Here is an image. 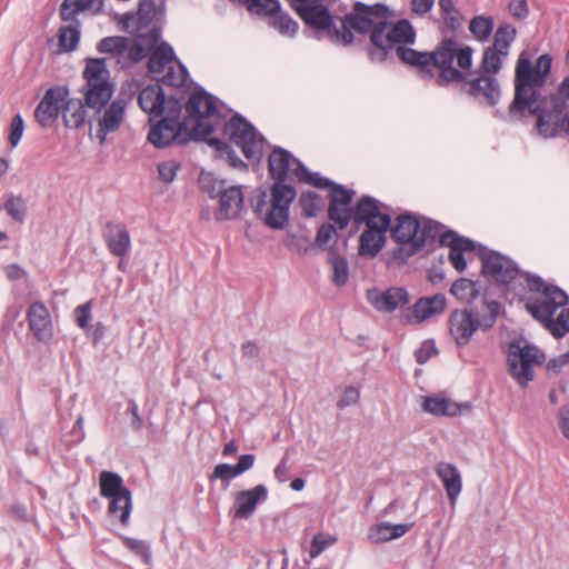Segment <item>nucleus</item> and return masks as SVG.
<instances>
[{
  "label": "nucleus",
  "mask_w": 569,
  "mask_h": 569,
  "mask_svg": "<svg viewBox=\"0 0 569 569\" xmlns=\"http://www.w3.org/2000/svg\"><path fill=\"white\" fill-rule=\"evenodd\" d=\"M390 227L369 224L359 237L358 252L362 257H376L385 247Z\"/></svg>",
  "instance_id": "393cba45"
},
{
  "label": "nucleus",
  "mask_w": 569,
  "mask_h": 569,
  "mask_svg": "<svg viewBox=\"0 0 569 569\" xmlns=\"http://www.w3.org/2000/svg\"><path fill=\"white\" fill-rule=\"evenodd\" d=\"M551 68L550 54H541L532 64L528 53L522 51L516 62L515 94L508 108L510 117L522 118L526 111L533 116L535 130L545 139L555 138L561 131L569 134V111L565 112L569 101V76L558 84L555 92L541 93Z\"/></svg>",
  "instance_id": "f257e3e1"
},
{
  "label": "nucleus",
  "mask_w": 569,
  "mask_h": 569,
  "mask_svg": "<svg viewBox=\"0 0 569 569\" xmlns=\"http://www.w3.org/2000/svg\"><path fill=\"white\" fill-rule=\"evenodd\" d=\"M129 48V38L122 36H112L102 38L97 46L100 53H109L114 57H120L127 52Z\"/></svg>",
  "instance_id": "c03bdc74"
},
{
  "label": "nucleus",
  "mask_w": 569,
  "mask_h": 569,
  "mask_svg": "<svg viewBox=\"0 0 569 569\" xmlns=\"http://www.w3.org/2000/svg\"><path fill=\"white\" fill-rule=\"evenodd\" d=\"M508 54V52L496 47H487L483 50L479 71H481V73L496 76L501 70L503 59L507 58Z\"/></svg>",
  "instance_id": "58836bf2"
},
{
  "label": "nucleus",
  "mask_w": 569,
  "mask_h": 569,
  "mask_svg": "<svg viewBox=\"0 0 569 569\" xmlns=\"http://www.w3.org/2000/svg\"><path fill=\"white\" fill-rule=\"evenodd\" d=\"M164 16L161 7L154 0H141L137 12H126L121 16V30L129 31L130 28L141 31L153 22H159Z\"/></svg>",
  "instance_id": "a211bd4d"
},
{
  "label": "nucleus",
  "mask_w": 569,
  "mask_h": 569,
  "mask_svg": "<svg viewBox=\"0 0 569 569\" xmlns=\"http://www.w3.org/2000/svg\"><path fill=\"white\" fill-rule=\"evenodd\" d=\"M355 193L352 189H347L345 186L336 182L330 188L328 217L341 230L346 229L350 222V211L352 209L350 204Z\"/></svg>",
  "instance_id": "f3484780"
},
{
  "label": "nucleus",
  "mask_w": 569,
  "mask_h": 569,
  "mask_svg": "<svg viewBox=\"0 0 569 569\" xmlns=\"http://www.w3.org/2000/svg\"><path fill=\"white\" fill-rule=\"evenodd\" d=\"M219 198V210L216 212L217 220H229L237 218L243 208V193L240 186L224 188Z\"/></svg>",
  "instance_id": "b1692460"
},
{
  "label": "nucleus",
  "mask_w": 569,
  "mask_h": 569,
  "mask_svg": "<svg viewBox=\"0 0 569 569\" xmlns=\"http://www.w3.org/2000/svg\"><path fill=\"white\" fill-rule=\"evenodd\" d=\"M24 121L20 113H17L10 124L9 142L12 148H16L23 134Z\"/></svg>",
  "instance_id": "e2e57ef3"
},
{
  "label": "nucleus",
  "mask_w": 569,
  "mask_h": 569,
  "mask_svg": "<svg viewBox=\"0 0 569 569\" xmlns=\"http://www.w3.org/2000/svg\"><path fill=\"white\" fill-rule=\"evenodd\" d=\"M438 350L433 340H426L421 343V346L415 351L416 361L419 365L426 363L433 355H437Z\"/></svg>",
  "instance_id": "0e129e2a"
},
{
  "label": "nucleus",
  "mask_w": 569,
  "mask_h": 569,
  "mask_svg": "<svg viewBox=\"0 0 569 569\" xmlns=\"http://www.w3.org/2000/svg\"><path fill=\"white\" fill-rule=\"evenodd\" d=\"M436 473L443 483L451 505H455L462 489L461 475L458 468L449 462H439L436 467Z\"/></svg>",
  "instance_id": "c756f323"
},
{
  "label": "nucleus",
  "mask_w": 569,
  "mask_h": 569,
  "mask_svg": "<svg viewBox=\"0 0 569 569\" xmlns=\"http://www.w3.org/2000/svg\"><path fill=\"white\" fill-rule=\"evenodd\" d=\"M74 24L62 26L59 29V48L63 52H72L77 49L80 41V22L72 20Z\"/></svg>",
  "instance_id": "37998d69"
},
{
  "label": "nucleus",
  "mask_w": 569,
  "mask_h": 569,
  "mask_svg": "<svg viewBox=\"0 0 569 569\" xmlns=\"http://www.w3.org/2000/svg\"><path fill=\"white\" fill-rule=\"evenodd\" d=\"M495 20L492 17L476 16L470 20L469 30L480 42L487 41L493 30Z\"/></svg>",
  "instance_id": "de8ad7c7"
},
{
  "label": "nucleus",
  "mask_w": 569,
  "mask_h": 569,
  "mask_svg": "<svg viewBox=\"0 0 569 569\" xmlns=\"http://www.w3.org/2000/svg\"><path fill=\"white\" fill-rule=\"evenodd\" d=\"M421 229L420 217L411 212L397 216L393 223L390 221V238L397 243L392 250V258L399 263H406L417 254L418 232Z\"/></svg>",
  "instance_id": "9d476101"
},
{
  "label": "nucleus",
  "mask_w": 569,
  "mask_h": 569,
  "mask_svg": "<svg viewBox=\"0 0 569 569\" xmlns=\"http://www.w3.org/2000/svg\"><path fill=\"white\" fill-rule=\"evenodd\" d=\"M176 63L177 69L172 64H170L164 71V73L160 74V77L158 76V78L156 79L160 80L166 86L176 88L182 87L187 81L189 72L186 66L182 64V62L178 59L176 60Z\"/></svg>",
  "instance_id": "a18cd8bd"
},
{
  "label": "nucleus",
  "mask_w": 569,
  "mask_h": 569,
  "mask_svg": "<svg viewBox=\"0 0 569 569\" xmlns=\"http://www.w3.org/2000/svg\"><path fill=\"white\" fill-rule=\"evenodd\" d=\"M206 142L209 146L216 148L217 151L226 153L231 167L239 169L248 168L247 163L236 154L234 150H232V148L227 142L213 137L207 139Z\"/></svg>",
  "instance_id": "5fc2aeb1"
},
{
  "label": "nucleus",
  "mask_w": 569,
  "mask_h": 569,
  "mask_svg": "<svg viewBox=\"0 0 569 569\" xmlns=\"http://www.w3.org/2000/svg\"><path fill=\"white\" fill-rule=\"evenodd\" d=\"M480 290L481 284L479 281L467 278L456 280L450 288L452 296L468 303H471L480 295Z\"/></svg>",
  "instance_id": "a19ab883"
},
{
  "label": "nucleus",
  "mask_w": 569,
  "mask_h": 569,
  "mask_svg": "<svg viewBox=\"0 0 569 569\" xmlns=\"http://www.w3.org/2000/svg\"><path fill=\"white\" fill-rule=\"evenodd\" d=\"M217 99L202 88L196 90L186 103L188 128L193 133V141H207L216 130V121L221 120L217 108Z\"/></svg>",
  "instance_id": "6e6552de"
},
{
  "label": "nucleus",
  "mask_w": 569,
  "mask_h": 569,
  "mask_svg": "<svg viewBox=\"0 0 569 569\" xmlns=\"http://www.w3.org/2000/svg\"><path fill=\"white\" fill-rule=\"evenodd\" d=\"M327 262L333 270L332 282L337 287H342L348 282L349 279V264L345 256L339 252L337 246H331L329 249V256H327Z\"/></svg>",
  "instance_id": "f704fd0d"
},
{
  "label": "nucleus",
  "mask_w": 569,
  "mask_h": 569,
  "mask_svg": "<svg viewBox=\"0 0 569 569\" xmlns=\"http://www.w3.org/2000/svg\"><path fill=\"white\" fill-rule=\"evenodd\" d=\"M367 298L377 311L385 313H391L410 302L408 291L400 287H391L385 291L378 289L368 290Z\"/></svg>",
  "instance_id": "6ab92c4d"
},
{
  "label": "nucleus",
  "mask_w": 569,
  "mask_h": 569,
  "mask_svg": "<svg viewBox=\"0 0 569 569\" xmlns=\"http://www.w3.org/2000/svg\"><path fill=\"white\" fill-rule=\"evenodd\" d=\"M199 186L211 199L217 198L224 189V182L218 181L210 172H202L199 176Z\"/></svg>",
  "instance_id": "6e6d98bb"
},
{
  "label": "nucleus",
  "mask_w": 569,
  "mask_h": 569,
  "mask_svg": "<svg viewBox=\"0 0 569 569\" xmlns=\"http://www.w3.org/2000/svg\"><path fill=\"white\" fill-rule=\"evenodd\" d=\"M421 229L418 232V243L415 244L417 248V254L423 250L425 247L431 246L437 239H441L445 226L436 220L427 217L420 218Z\"/></svg>",
  "instance_id": "473e14b6"
},
{
  "label": "nucleus",
  "mask_w": 569,
  "mask_h": 569,
  "mask_svg": "<svg viewBox=\"0 0 569 569\" xmlns=\"http://www.w3.org/2000/svg\"><path fill=\"white\" fill-rule=\"evenodd\" d=\"M122 542L129 550L134 552L137 556L141 557L144 563H151L152 553L150 550V546L147 541L130 537H122Z\"/></svg>",
  "instance_id": "4d7b16f0"
},
{
  "label": "nucleus",
  "mask_w": 569,
  "mask_h": 569,
  "mask_svg": "<svg viewBox=\"0 0 569 569\" xmlns=\"http://www.w3.org/2000/svg\"><path fill=\"white\" fill-rule=\"evenodd\" d=\"M487 313L481 315L477 309H455L450 312L448 325L449 333L458 347L470 343L478 330L487 331L493 327L500 311V303L496 300H486Z\"/></svg>",
  "instance_id": "423d86ee"
},
{
  "label": "nucleus",
  "mask_w": 569,
  "mask_h": 569,
  "mask_svg": "<svg viewBox=\"0 0 569 569\" xmlns=\"http://www.w3.org/2000/svg\"><path fill=\"white\" fill-rule=\"evenodd\" d=\"M438 4L443 19L439 31L443 36L442 39L449 38V32L456 34L462 29L465 18L460 10L456 8L453 0H439ZM450 38L457 41L453 36H450Z\"/></svg>",
  "instance_id": "c85d7f7f"
},
{
  "label": "nucleus",
  "mask_w": 569,
  "mask_h": 569,
  "mask_svg": "<svg viewBox=\"0 0 569 569\" xmlns=\"http://www.w3.org/2000/svg\"><path fill=\"white\" fill-rule=\"evenodd\" d=\"M391 11L383 3L366 4L356 1L352 10L346 14V22L349 23V30L359 34L370 36L372 48L368 54L372 61L382 62L387 59L390 50L393 49L389 31L391 22L388 21Z\"/></svg>",
  "instance_id": "20e7f679"
},
{
  "label": "nucleus",
  "mask_w": 569,
  "mask_h": 569,
  "mask_svg": "<svg viewBox=\"0 0 569 569\" xmlns=\"http://www.w3.org/2000/svg\"><path fill=\"white\" fill-rule=\"evenodd\" d=\"M102 239L109 252L114 257L123 258L130 252L131 237L123 222H106L102 229Z\"/></svg>",
  "instance_id": "412c9836"
},
{
  "label": "nucleus",
  "mask_w": 569,
  "mask_h": 569,
  "mask_svg": "<svg viewBox=\"0 0 569 569\" xmlns=\"http://www.w3.org/2000/svg\"><path fill=\"white\" fill-rule=\"evenodd\" d=\"M267 499L268 489L264 485L238 491L234 497V517L237 519H248L254 512L258 503Z\"/></svg>",
  "instance_id": "5701e85b"
},
{
  "label": "nucleus",
  "mask_w": 569,
  "mask_h": 569,
  "mask_svg": "<svg viewBox=\"0 0 569 569\" xmlns=\"http://www.w3.org/2000/svg\"><path fill=\"white\" fill-rule=\"evenodd\" d=\"M412 523H398L380 522L369 529L368 539L373 543L387 542L406 535L411 528Z\"/></svg>",
  "instance_id": "2f4dec72"
},
{
  "label": "nucleus",
  "mask_w": 569,
  "mask_h": 569,
  "mask_svg": "<svg viewBox=\"0 0 569 569\" xmlns=\"http://www.w3.org/2000/svg\"><path fill=\"white\" fill-rule=\"evenodd\" d=\"M108 499L110 500L108 513L113 518H118L122 526H128L132 510L131 491H123Z\"/></svg>",
  "instance_id": "72a5a7b5"
},
{
  "label": "nucleus",
  "mask_w": 569,
  "mask_h": 569,
  "mask_svg": "<svg viewBox=\"0 0 569 569\" xmlns=\"http://www.w3.org/2000/svg\"><path fill=\"white\" fill-rule=\"evenodd\" d=\"M337 231L331 223H323L319 227L315 238V249L320 251H327L329 256V249L331 246H337Z\"/></svg>",
  "instance_id": "09e8293b"
},
{
  "label": "nucleus",
  "mask_w": 569,
  "mask_h": 569,
  "mask_svg": "<svg viewBox=\"0 0 569 569\" xmlns=\"http://www.w3.org/2000/svg\"><path fill=\"white\" fill-rule=\"evenodd\" d=\"M281 3L279 0H251L248 3L247 10L249 13L271 19L279 12Z\"/></svg>",
  "instance_id": "8fccbe9b"
},
{
  "label": "nucleus",
  "mask_w": 569,
  "mask_h": 569,
  "mask_svg": "<svg viewBox=\"0 0 569 569\" xmlns=\"http://www.w3.org/2000/svg\"><path fill=\"white\" fill-rule=\"evenodd\" d=\"M93 0H63L60 6V18L62 21L77 20V16L90 9Z\"/></svg>",
  "instance_id": "3c124183"
},
{
  "label": "nucleus",
  "mask_w": 569,
  "mask_h": 569,
  "mask_svg": "<svg viewBox=\"0 0 569 569\" xmlns=\"http://www.w3.org/2000/svg\"><path fill=\"white\" fill-rule=\"evenodd\" d=\"M447 299L445 295L437 293L432 297H422L411 307V313L417 322H422L433 316L445 312Z\"/></svg>",
  "instance_id": "cd10ccee"
},
{
  "label": "nucleus",
  "mask_w": 569,
  "mask_h": 569,
  "mask_svg": "<svg viewBox=\"0 0 569 569\" xmlns=\"http://www.w3.org/2000/svg\"><path fill=\"white\" fill-rule=\"evenodd\" d=\"M76 322L81 329H86L91 320V301L78 306L74 309Z\"/></svg>",
  "instance_id": "774afa93"
},
{
  "label": "nucleus",
  "mask_w": 569,
  "mask_h": 569,
  "mask_svg": "<svg viewBox=\"0 0 569 569\" xmlns=\"http://www.w3.org/2000/svg\"><path fill=\"white\" fill-rule=\"evenodd\" d=\"M292 10L299 16L303 23L317 31H325L328 39L342 47L351 46L355 36L349 30V23L346 22V16L340 19V27L335 23V17L329 8L320 1L310 4H293Z\"/></svg>",
  "instance_id": "0eeeda50"
},
{
  "label": "nucleus",
  "mask_w": 569,
  "mask_h": 569,
  "mask_svg": "<svg viewBox=\"0 0 569 569\" xmlns=\"http://www.w3.org/2000/svg\"><path fill=\"white\" fill-rule=\"evenodd\" d=\"M177 57L173 48L167 41H161L151 51L148 61V71L153 74L154 79L164 73L167 68L176 62Z\"/></svg>",
  "instance_id": "7c9ffc66"
},
{
  "label": "nucleus",
  "mask_w": 569,
  "mask_h": 569,
  "mask_svg": "<svg viewBox=\"0 0 569 569\" xmlns=\"http://www.w3.org/2000/svg\"><path fill=\"white\" fill-rule=\"evenodd\" d=\"M27 319L29 329L38 341L48 343L53 338L51 315L43 302H32L28 308Z\"/></svg>",
  "instance_id": "aec40b11"
},
{
  "label": "nucleus",
  "mask_w": 569,
  "mask_h": 569,
  "mask_svg": "<svg viewBox=\"0 0 569 569\" xmlns=\"http://www.w3.org/2000/svg\"><path fill=\"white\" fill-rule=\"evenodd\" d=\"M422 408L436 416H456L459 412V406L443 397H425Z\"/></svg>",
  "instance_id": "79ce46f5"
},
{
  "label": "nucleus",
  "mask_w": 569,
  "mask_h": 569,
  "mask_svg": "<svg viewBox=\"0 0 569 569\" xmlns=\"http://www.w3.org/2000/svg\"><path fill=\"white\" fill-rule=\"evenodd\" d=\"M335 541V538L327 540L322 533L315 535L309 550L310 557H318L329 545L333 543Z\"/></svg>",
  "instance_id": "338daca9"
},
{
  "label": "nucleus",
  "mask_w": 569,
  "mask_h": 569,
  "mask_svg": "<svg viewBox=\"0 0 569 569\" xmlns=\"http://www.w3.org/2000/svg\"><path fill=\"white\" fill-rule=\"evenodd\" d=\"M545 355L535 346L526 341H512L508 347L509 372L521 387H526L533 379L532 365H540Z\"/></svg>",
  "instance_id": "f8f14e48"
},
{
  "label": "nucleus",
  "mask_w": 569,
  "mask_h": 569,
  "mask_svg": "<svg viewBox=\"0 0 569 569\" xmlns=\"http://www.w3.org/2000/svg\"><path fill=\"white\" fill-rule=\"evenodd\" d=\"M478 256L481 260V273L495 282L509 286L516 280L525 282V273L520 272L517 263L498 251L488 250L480 246Z\"/></svg>",
  "instance_id": "ddd939ff"
},
{
  "label": "nucleus",
  "mask_w": 569,
  "mask_h": 569,
  "mask_svg": "<svg viewBox=\"0 0 569 569\" xmlns=\"http://www.w3.org/2000/svg\"><path fill=\"white\" fill-rule=\"evenodd\" d=\"M223 133L241 149L248 160L260 161L264 138L243 116L233 114L223 124Z\"/></svg>",
  "instance_id": "9b49d317"
},
{
  "label": "nucleus",
  "mask_w": 569,
  "mask_h": 569,
  "mask_svg": "<svg viewBox=\"0 0 569 569\" xmlns=\"http://www.w3.org/2000/svg\"><path fill=\"white\" fill-rule=\"evenodd\" d=\"M180 168L176 161H166L158 164V173L162 181L169 183L176 178L177 171Z\"/></svg>",
  "instance_id": "69168bd1"
},
{
  "label": "nucleus",
  "mask_w": 569,
  "mask_h": 569,
  "mask_svg": "<svg viewBox=\"0 0 569 569\" xmlns=\"http://www.w3.org/2000/svg\"><path fill=\"white\" fill-rule=\"evenodd\" d=\"M293 156L281 147H274L268 158V171L274 180L270 187V201L266 190H259L251 199V207L258 218L273 230L283 229L289 222L290 206L297 197L295 187L286 184Z\"/></svg>",
  "instance_id": "7ed1b4c3"
},
{
  "label": "nucleus",
  "mask_w": 569,
  "mask_h": 569,
  "mask_svg": "<svg viewBox=\"0 0 569 569\" xmlns=\"http://www.w3.org/2000/svg\"><path fill=\"white\" fill-rule=\"evenodd\" d=\"M128 59L132 64L142 61L148 54L151 53L149 48L139 37H136L132 43L129 42Z\"/></svg>",
  "instance_id": "bf43d9fd"
},
{
  "label": "nucleus",
  "mask_w": 569,
  "mask_h": 569,
  "mask_svg": "<svg viewBox=\"0 0 569 569\" xmlns=\"http://www.w3.org/2000/svg\"><path fill=\"white\" fill-rule=\"evenodd\" d=\"M69 91L66 87L49 88L34 110V118L42 128H51L63 112Z\"/></svg>",
  "instance_id": "2eb2a0df"
},
{
  "label": "nucleus",
  "mask_w": 569,
  "mask_h": 569,
  "mask_svg": "<svg viewBox=\"0 0 569 569\" xmlns=\"http://www.w3.org/2000/svg\"><path fill=\"white\" fill-rule=\"evenodd\" d=\"M268 26L286 38H295L299 31V23L280 8L279 12L268 20Z\"/></svg>",
  "instance_id": "4c0bfd02"
},
{
  "label": "nucleus",
  "mask_w": 569,
  "mask_h": 569,
  "mask_svg": "<svg viewBox=\"0 0 569 569\" xmlns=\"http://www.w3.org/2000/svg\"><path fill=\"white\" fill-rule=\"evenodd\" d=\"M523 277L528 289V296L521 299L525 308L535 320L548 328L555 319V312L567 305L569 297L562 289L547 283L537 274L526 273Z\"/></svg>",
  "instance_id": "39448f33"
},
{
  "label": "nucleus",
  "mask_w": 569,
  "mask_h": 569,
  "mask_svg": "<svg viewBox=\"0 0 569 569\" xmlns=\"http://www.w3.org/2000/svg\"><path fill=\"white\" fill-rule=\"evenodd\" d=\"M387 207L371 196H362L350 211V221L356 224L390 227L391 217L383 210Z\"/></svg>",
  "instance_id": "dca6fc26"
},
{
  "label": "nucleus",
  "mask_w": 569,
  "mask_h": 569,
  "mask_svg": "<svg viewBox=\"0 0 569 569\" xmlns=\"http://www.w3.org/2000/svg\"><path fill=\"white\" fill-rule=\"evenodd\" d=\"M388 31L392 46L398 44L396 50L402 47L401 44H413L416 42L417 33L411 22L407 19H401L393 24L391 23ZM403 47L408 48L407 46Z\"/></svg>",
  "instance_id": "e433bc0d"
},
{
  "label": "nucleus",
  "mask_w": 569,
  "mask_h": 569,
  "mask_svg": "<svg viewBox=\"0 0 569 569\" xmlns=\"http://www.w3.org/2000/svg\"><path fill=\"white\" fill-rule=\"evenodd\" d=\"M182 110V104L179 99L173 96L166 97L163 114L161 119L168 120L171 123H181L179 121L180 114Z\"/></svg>",
  "instance_id": "052dcab7"
},
{
  "label": "nucleus",
  "mask_w": 569,
  "mask_h": 569,
  "mask_svg": "<svg viewBox=\"0 0 569 569\" xmlns=\"http://www.w3.org/2000/svg\"><path fill=\"white\" fill-rule=\"evenodd\" d=\"M82 77L86 80L81 89L86 106L100 112L109 103L114 92V84L110 81V71L107 68L106 59L88 58Z\"/></svg>",
  "instance_id": "1a4fd4ad"
},
{
  "label": "nucleus",
  "mask_w": 569,
  "mask_h": 569,
  "mask_svg": "<svg viewBox=\"0 0 569 569\" xmlns=\"http://www.w3.org/2000/svg\"><path fill=\"white\" fill-rule=\"evenodd\" d=\"M148 141L157 148H166L172 142L178 144H186L193 141V133L188 128V121L181 123H171L168 120L159 119V121L151 127L148 133Z\"/></svg>",
  "instance_id": "4468645a"
},
{
  "label": "nucleus",
  "mask_w": 569,
  "mask_h": 569,
  "mask_svg": "<svg viewBox=\"0 0 569 569\" xmlns=\"http://www.w3.org/2000/svg\"><path fill=\"white\" fill-rule=\"evenodd\" d=\"M547 329L557 339L562 338L567 332H569V308L562 309L559 316L551 321Z\"/></svg>",
  "instance_id": "13d9d810"
},
{
  "label": "nucleus",
  "mask_w": 569,
  "mask_h": 569,
  "mask_svg": "<svg viewBox=\"0 0 569 569\" xmlns=\"http://www.w3.org/2000/svg\"><path fill=\"white\" fill-rule=\"evenodd\" d=\"M164 102L166 94L159 83L144 87L138 96V104L150 121L163 116Z\"/></svg>",
  "instance_id": "a878e982"
},
{
  "label": "nucleus",
  "mask_w": 569,
  "mask_h": 569,
  "mask_svg": "<svg viewBox=\"0 0 569 569\" xmlns=\"http://www.w3.org/2000/svg\"><path fill=\"white\" fill-rule=\"evenodd\" d=\"M516 36L517 30L513 26L507 22L500 23L495 32L493 43L491 46L509 53L510 46L516 39Z\"/></svg>",
  "instance_id": "603ef678"
},
{
  "label": "nucleus",
  "mask_w": 569,
  "mask_h": 569,
  "mask_svg": "<svg viewBox=\"0 0 569 569\" xmlns=\"http://www.w3.org/2000/svg\"><path fill=\"white\" fill-rule=\"evenodd\" d=\"M86 102L81 100H71L67 98V102L63 106V121L64 126L70 129H79L86 123Z\"/></svg>",
  "instance_id": "c9c22d12"
},
{
  "label": "nucleus",
  "mask_w": 569,
  "mask_h": 569,
  "mask_svg": "<svg viewBox=\"0 0 569 569\" xmlns=\"http://www.w3.org/2000/svg\"><path fill=\"white\" fill-rule=\"evenodd\" d=\"M100 495L104 498L113 497L130 491L124 485L120 475L103 470L99 475Z\"/></svg>",
  "instance_id": "ea45409f"
},
{
  "label": "nucleus",
  "mask_w": 569,
  "mask_h": 569,
  "mask_svg": "<svg viewBox=\"0 0 569 569\" xmlns=\"http://www.w3.org/2000/svg\"><path fill=\"white\" fill-rule=\"evenodd\" d=\"M127 101L124 99H116L104 110L103 116L99 120L98 138L103 142L106 136L117 131L124 118Z\"/></svg>",
  "instance_id": "bb28decb"
},
{
  "label": "nucleus",
  "mask_w": 569,
  "mask_h": 569,
  "mask_svg": "<svg viewBox=\"0 0 569 569\" xmlns=\"http://www.w3.org/2000/svg\"><path fill=\"white\" fill-rule=\"evenodd\" d=\"M397 56L402 63L416 69L422 80L433 81L438 87L458 84L462 92L482 98L490 106H496L500 99L496 77L471 72L473 49L460 46L452 38L441 39L431 51L399 47Z\"/></svg>",
  "instance_id": "f03ea898"
},
{
  "label": "nucleus",
  "mask_w": 569,
  "mask_h": 569,
  "mask_svg": "<svg viewBox=\"0 0 569 569\" xmlns=\"http://www.w3.org/2000/svg\"><path fill=\"white\" fill-rule=\"evenodd\" d=\"M299 202L302 216L306 218H313L320 209L321 197L315 191H307L301 193Z\"/></svg>",
  "instance_id": "864d4df0"
},
{
  "label": "nucleus",
  "mask_w": 569,
  "mask_h": 569,
  "mask_svg": "<svg viewBox=\"0 0 569 569\" xmlns=\"http://www.w3.org/2000/svg\"><path fill=\"white\" fill-rule=\"evenodd\" d=\"M3 209L13 221L20 224L24 223L28 208L21 196L8 194L3 203Z\"/></svg>",
  "instance_id": "49530a36"
},
{
  "label": "nucleus",
  "mask_w": 569,
  "mask_h": 569,
  "mask_svg": "<svg viewBox=\"0 0 569 569\" xmlns=\"http://www.w3.org/2000/svg\"><path fill=\"white\" fill-rule=\"evenodd\" d=\"M240 476L234 465L219 463L214 467L210 476L211 480L220 479L222 481H230L231 479Z\"/></svg>",
  "instance_id": "680f3d73"
},
{
  "label": "nucleus",
  "mask_w": 569,
  "mask_h": 569,
  "mask_svg": "<svg viewBox=\"0 0 569 569\" xmlns=\"http://www.w3.org/2000/svg\"><path fill=\"white\" fill-rule=\"evenodd\" d=\"M440 246L450 249L449 260L458 271H463L467 268L463 252L473 251L476 248V243L471 239L461 237L453 230H446L441 236Z\"/></svg>",
  "instance_id": "4be33fe9"
}]
</instances>
